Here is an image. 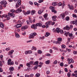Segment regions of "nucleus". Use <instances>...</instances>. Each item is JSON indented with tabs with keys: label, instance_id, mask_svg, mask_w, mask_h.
I'll use <instances>...</instances> for the list:
<instances>
[{
	"label": "nucleus",
	"instance_id": "obj_41",
	"mask_svg": "<svg viewBox=\"0 0 77 77\" xmlns=\"http://www.w3.org/2000/svg\"><path fill=\"white\" fill-rule=\"evenodd\" d=\"M53 31V32H55V33H56V29L55 28H54L52 29Z\"/></svg>",
	"mask_w": 77,
	"mask_h": 77
},
{
	"label": "nucleus",
	"instance_id": "obj_30",
	"mask_svg": "<svg viewBox=\"0 0 77 77\" xmlns=\"http://www.w3.org/2000/svg\"><path fill=\"white\" fill-rule=\"evenodd\" d=\"M42 51L40 50H38V54H42Z\"/></svg>",
	"mask_w": 77,
	"mask_h": 77
},
{
	"label": "nucleus",
	"instance_id": "obj_40",
	"mask_svg": "<svg viewBox=\"0 0 77 77\" xmlns=\"http://www.w3.org/2000/svg\"><path fill=\"white\" fill-rule=\"evenodd\" d=\"M52 11L53 12H54L55 14H56V13H57V11L56 10H55L54 9H52Z\"/></svg>",
	"mask_w": 77,
	"mask_h": 77
},
{
	"label": "nucleus",
	"instance_id": "obj_55",
	"mask_svg": "<svg viewBox=\"0 0 77 77\" xmlns=\"http://www.w3.org/2000/svg\"><path fill=\"white\" fill-rule=\"evenodd\" d=\"M73 53L74 54H77V51H73Z\"/></svg>",
	"mask_w": 77,
	"mask_h": 77
},
{
	"label": "nucleus",
	"instance_id": "obj_58",
	"mask_svg": "<svg viewBox=\"0 0 77 77\" xmlns=\"http://www.w3.org/2000/svg\"><path fill=\"white\" fill-rule=\"evenodd\" d=\"M32 42V40H31L28 41H27L26 42L28 43V42Z\"/></svg>",
	"mask_w": 77,
	"mask_h": 77
},
{
	"label": "nucleus",
	"instance_id": "obj_34",
	"mask_svg": "<svg viewBox=\"0 0 77 77\" xmlns=\"http://www.w3.org/2000/svg\"><path fill=\"white\" fill-rule=\"evenodd\" d=\"M29 21L30 23H32V19H31L29 17Z\"/></svg>",
	"mask_w": 77,
	"mask_h": 77
},
{
	"label": "nucleus",
	"instance_id": "obj_59",
	"mask_svg": "<svg viewBox=\"0 0 77 77\" xmlns=\"http://www.w3.org/2000/svg\"><path fill=\"white\" fill-rule=\"evenodd\" d=\"M33 75H34L33 74H31L29 75V77H33Z\"/></svg>",
	"mask_w": 77,
	"mask_h": 77
},
{
	"label": "nucleus",
	"instance_id": "obj_26",
	"mask_svg": "<svg viewBox=\"0 0 77 77\" xmlns=\"http://www.w3.org/2000/svg\"><path fill=\"white\" fill-rule=\"evenodd\" d=\"M8 15L9 17H13V14L12 13H8Z\"/></svg>",
	"mask_w": 77,
	"mask_h": 77
},
{
	"label": "nucleus",
	"instance_id": "obj_39",
	"mask_svg": "<svg viewBox=\"0 0 77 77\" xmlns=\"http://www.w3.org/2000/svg\"><path fill=\"white\" fill-rule=\"evenodd\" d=\"M66 21H69V17H66Z\"/></svg>",
	"mask_w": 77,
	"mask_h": 77
},
{
	"label": "nucleus",
	"instance_id": "obj_29",
	"mask_svg": "<svg viewBox=\"0 0 77 77\" xmlns=\"http://www.w3.org/2000/svg\"><path fill=\"white\" fill-rule=\"evenodd\" d=\"M36 13V11L35 10H32L31 11V15H33V14H35Z\"/></svg>",
	"mask_w": 77,
	"mask_h": 77
},
{
	"label": "nucleus",
	"instance_id": "obj_62",
	"mask_svg": "<svg viewBox=\"0 0 77 77\" xmlns=\"http://www.w3.org/2000/svg\"><path fill=\"white\" fill-rule=\"evenodd\" d=\"M66 51H68V52L71 51V49H66Z\"/></svg>",
	"mask_w": 77,
	"mask_h": 77
},
{
	"label": "nucleus",
	"instance_id": "obj_4",
	"mask_svg": "<svg viewBox=\"0 0 77 77\" xmlns=\"http://www.w3.org/2000/svg\"><path fill=\"white\" fill-rule=\"evenodd\" d=\"M52 21H48L45 23L46 28L47 29L48 27H49V26H50L51 24Z\"/></svg>",
	"mask_w": 77,
	"mask_h": 77
},
{
	"label": "nucleus",
	"instance_id": "obj_49",
	"mask_svg": "<svg viewBox=\"0 0 77 77\" xmlns=\"http://www.w3.org/2000/svg\"><path fill=\"white\" fill-rule=\"evenodd\" d=\"M31 11H28L26 12V14H30V12Z\"/></svg>",
	"mask_w": 77,
	"mask_h": 77
},
{
	"label": "nucleus",
	"instance_id": "obj_8",
	"mask_svg": "<svg viewBox=\"0 0 77 77\" xmlns=\"http://www.w3.org/2000/svg\"><path fill=\"white\" fill-rule=\"evenodd\" d=\"M27 28H28V26L25 25L24 26H22L21 27V30L24 31L25 29H26Z\"/></svg>",
	"mask_w": 77,
	"mask_h": 77
},
{
	"label": "nucleus",
	"instance_id": "obj_12",
	"mask_svg": "<svg viewBox=\"0 0 77 77\" xmlns=\"http://www.w3.org/2000/svg\"><path fill=\"white\" fill-rule=\"evenodd\" d=\"M60 17H61L62 19H63L65 17V14L64 13L62 14H61L60 15Z\"/></svg>",
	"mask_w": 77,
	"mask_h": 77
},
{
	"label": "nucleus",
	"instance_id": "obj_18",
	"mask_svg": "<svg viewBox=\"0 0 77 77\" xmlns=\"http://www.w3.org/2000/svg\"><path fill=\"white\" fill-rule=\"evenodd\" d=\"M36 27H38H38H41L42 26V24L41 23H38L36 24Z\"/></svg>",
	"mask_w": 77,
	"mask_h": 77
},
{
	"label": "nucleus",
	"instance_id": "obj_36",
	"mask_svg": "<svg viewBox=\"0 0 77 77\" xmlns=\"http://www.w3.org/2000/svg\"><path fill=\"white\" fill-rule=\"evenodd\" d=\"M50 63V60H48L45 62V63L46 64H49Z\"/></svg>",
	"mask_w": 77,
	"mask_h": 77
},
{
	"label": "nucleus",
	"instance_id": "obj_61",
	"mask_svg": "<svg viewBox=\"0 0 77 77\" xmlns=\"http://www.w3.org/2000/svg\"><path fill=\"white\" fill-rule=\"evenodd\" d=\"M25 77H30L29 75L26 74L25 75Z\"/></svg>",
	"mask_w": 77,
	"mask_h": 77
},
{
	"label": "nucleus",
	"instance_id": "obj_32",
	"mask_svg": "<svg viewBox=\"0 0 77 77\" xmlns=\"http://www.w3.org/2000/svg\"><path fill=\"white\" fill-rule=\"evenodd\" d=\"M26 66H28V67H30L31 66L30 65V64L29 63H27L26 64Z\"/></svg>",
	"mask_w": 77,
	"mask_h": 77
},
{
	"label": "nucleus",
	"instance_id": "obj_57",
	"mask_svg": "<svg viewBox=\"0 0 77 77\" xmlns=\"http://www.w3.org/2000/svg\"><path fill=\"white\" fill-rule=\"evenodd\" d=\"M49 52L50 53H53V50L52 49H50L49 51Z\"/></svg>",
	"mask_w": 77,
	"mask_h": 77
},
{
	"label": "nucleus",
	"instance_id": "obj_38",
	"mask_svg": "<svg viewBox=\"0 0 77 77\" xmlns=\"http://www.w3.org/2000/svg\"><path fill=\"white\" fill-rule=\"evenodd\" d=\"M72 16L73 18H77V16L76 15H75L74 14H72Z\"/></svg>",
	"mask_w": 77,
	"mask_h": 77
},
{
	"label": "nucleus",
	"instance_id": "obj_64",
	"mask_svg": "<svg viewBox=\"0 0 77 77\" xmlns=\"http://www.w3.org/2000/svg\"><path fill=\"white\" fill-rule=\"evenodd\" d=\"M75 25L77 26V19L75 21Z\"/></svg>",
	"mask_w": 77,
	"mask_h": 77
},
{
	"label": "nucleus",
	"instance_id": "obj_7",
	"mask_svg": "<svg viewBox=\"0 0 77 77\" xmlns=\"http://www.w3.org/2000/svg\"><path fill=\"white\" fill-rule=\"evenodd\" d=\"M36 25H35L34 24H33L31 26V28L32 29H34L35 30L36 29H37V27H36Z\"/></svg>",
	"mask_w": 77,
	"mask_h": 77
},
{
	"label": "nucleus",
	"instance_id": "obj_56",
	"mask_svg": "<svg viewBox=\"0 0 77 77\" xmlns=\"http://www.w3.org/2000/svg\"><path fill=\"white\" fill-rule=\"evenodd\" d=\"M53 49H54V50H57L58 49L57 48H56V47H53Z\"/></svg>",
	"mask_w": 77,
	"mask_h": 77
},
{
	"label": "nucleus",
	"instance_id": "obj_19",
	"mask_svg": "<svg viewBox=\"0 0 77 77\" xmlns=\"http://www.w3.org/2000/svg\"><path fill=\"white\" fill-rule=\"evenodd\" d=\"M68 61H69L71 63H74V61L72 59H69V58H68Z\"/></svg>",
	"mask_w": 77,
	"mask_h": 77
},
{
	"label": "nucleus",
	"instance_id": "obj_23",
	"mask_svg": "<svg viewBox=\"0 0 77 77\" xmlns=\"http://www.w3.org/2000/svg\"><path fill=\"white\" fill-rule=\"evenodd\" d=\"M32 51H26L25 52L26 54H30V53H32Z\"/></svg>",
	"mask_w": 77,
	"mask_h": 77
},
{
	"label": "nucleus",
	"instance_id": "obj_6",
	"mask_svg": "<svg viewBox=\"0 0 77 77\" xmlns=\"http://www.w3.org/2000/svg\"><path fill=\"white\" fill-rule=\"evenodd\" d=\"M21 0H18L17 3H16V8H19V6L21 5Z\"/></svg>",
	"mask_w": 77,
	"mask_h": 77
},
{
	"label": "nucleus",
	"instance_id": "obj_24",
	"mask_svg": "<svg viewBox=\"0 0 77 77\" xmlns=\"http://www.w3.org/2000/svg\"><path fill=\"white\" fill-rule=\"evenodd\" d=\"M49 35H50V34L48 32H47L46 33V35H45V36L46 37H48Z\"/></svg>",
	"mask_w": 77,
	"mask_h": 77
},
{
	"label": "nucleus",
	"instance_id": "obj_5",
	"mask_svg": "<svg viewBox=\"0 0 77 77\" xmlns=\"http://www.w3.org/2000/svg\"><path fill=\"white\" fill-rule=\"evenodd\" d=\"M1 4L3 5V7L6 8V5H7V2L5 1H3L1 2Z\"/></svg>",
	"mask_w": 77,
	"mask_h": 77
},
{
	"label": "nucleus",
	"instance_id": "obj_1",
	"mask_svg": "<svg viewBox=\"0 0 77 77\" xmlns=\"http://www.w3.org/2000/svg\"><path fill=\"white\" fill-rule=\"evenodd\" d=\"M64 35H66V36H68V35H69V37H70V39H73L75 37L74 36H73V35L72 34V33H70L69 32H66V31H64Z\"/></svg>",
	"mask_w": 77,
	"mask_h": 77
},
{
	"label": "nucleus",
	"instance_id": "obj_11",
	"mask_svg": "<svg viewBox=\"0 0 77 77\" xmlns=\"http://www.w3.org/2000/svg\"><path fill=\"white\" fill-rule=\"evenodd\" d=\"M57 41L59 42V44H60L61 43L60 42H62V38H57Z\"/></svg>",
	"mask_w": 77,
	"mask_h": 77
},
{
	"label": "nucleus",
	"instance_id": "obj_2",
	"mask_svg": "<svg viewBox=\"0 0 77 77\" xmlns=\"http://www.w3.org/2000/svg\"><path fill=\"white\" fill-rule=\"evenodd\" d=\"M21 9V7H20L19 8H17V10L15 11L14 10H12L11 11V12H12V13H14V12H15L17 13V14H18V13H20V12H22V10Z\"/></svg>",
	"mask_w": 77,
	"mask_h": 77
},
{
	"label": "nucleus",
	"instance_id": "obj_44",
	"mask_svg": "<svg viewBox=\"0 0 77 77\" xmlns=\"http://www.w3.org/2000/svg\"><path fill=\"white\" fill-rule=\"evenodd\" d=\"M34 62L32 61L29 62V63H30V65H33L34 64Z\"/></svg>",
	"mask_w": 77,
	"mask_h": 77
},
{
	"label": "nucleus",
	"instance_id": "obj_9",
	"mask_svg": "<svg viewBox=\"0 0 77 77\" xmlns=\"http://www.w3.org/2000/svg\"><path fill=\"white\" fill-rule=\"evenodd\" d=\"M56 16H54L52 17V20L53 21H56Z\"/></svg>",
	"mask_w": 77,
	"mask_h": 77
},
{
	"label": "nucleus",
	"instance_id": "obj_16",
	"mask_svg": "<svg viewBox=\"0 0 77 77\" xmlns=\"http://www.w3.org/2000/svg\"><path fill=\"white\" fill-rule=\"evenodd\" d=\"M47 17H48V14H45L44 16V17L45 20H48V18H47Z\"/></svg>",
	"mask_w": 77,
	"mask_h": 77
},
{
	"label": "nucleus",
	"instance_id": "obj_27",
	"mask_svg": "<svg viewBox=\"0 0 77 77\" xmlns=\"http://www.w3.org/2000/svg\"><path fill=\"white\" fill-rule=\"evenodd\" d=\"M7 17H8V15H7L5 14H4L2 15V16L1 17L2 18H3V17H5V18H7Z\"/></svg>",
	"mask_w": 77,
	"mask_h": 77
},
{
	"label": "nucleus",
	"instance_id": "obj_60",
	"mask_svg": "<svg viewBox=\"0 0 77 77\" xmlns=\"http://www.w3.org/2000/svg\"><path fill=\"white\" fill-rule=\"evenodd\" d=\"M58 6H62V3L61 2H59L58 4Z\"/></svg>",
	"mask_w": 77,
	"mask_h": 77
},
{
	"label": "nucleus",
	"instance_id": "obj_42",
	"mask_svg": "<svg viewBox=\"0 0 77 77\" xmlns=\"http://www.w3.org/2000/svg\"><path fill=\"white\" fill-rule=\"evenodd\" d=\"M62 5L63 6H64L65 5V1H64L63 2Z\"/></svg>",
	"mask_w": 77,
	"mask_h": 77
},
{
	"label": "nucleus",
	"instance_id": "obj_53",
	"mask_svg": "<svg viewBox=\"0 0 77 77\" xmlns=\"http://www.w3.org/2000/svg\"><path fill=\"white\" fill-rule=\"evenodd\" d=\"M57 61L55 60L53 63L54 64H57Z\"/></svg>",
	"mask_w": 77,
	"mask_h": 77
},
{
	"label": "nucleus",
	"instance_id": "obj_54",
	"mask_svg": "<svg viewBox=\"0 0 77 77\" xmlns=\"http://www.w3.org/2000/svg\"><path fill=\"white\" fill-rule=\"evenodd\" d=\"M49 9H54V7H49Z\"/></svg>",
	"mask_w": 77,
	"mask_h": 77
},
{
	"label": "nucleus",
	"instance_id": "obj_15",
	"mask_svg": "<svg viewBox=\"0 0 77 77\" xmlns=\"http://www.w3.org/2000/svg\"><path fill=\"white\" fill-rule=\"evenodd\" d=\"M5 26L4 25V24H3V23L2 22H0V27H1V28H3Z\"/></svg>",
	"mask_w": 77,
	"mask_h": 77
},
{
	"label": "nucleus",
	"instance_id": "obj_28",
	"mask_svg": "<svg viewBox=\"0 0 77 77\" xmlns=\"http://www.w3.org/2000/svg\"><path fill=\"white\" fill-rule=\"evenodd\" d=\"M38 63H39V62H38V61H36L34 62V63L33 64V65H38Z\"/></svg>",
	"mask_w": 77,
	"mask_h": 77
},
{
	"label": "nucleus",
	"instance_id": "obj_21",
	"mask_svg": "<svg viewBox=\"0 0 77 77\" xmlns=\"http://www.w3.org/2000/svg\"><path fill=\"white\" fill-rule=\"evenodd\" d=\"M56 32L59 33L60 32V28H57L56 29Z\"/></svg>",
	"mask_w": 77,
	"mask_h": 77
},
{
	"label": "nucleus",
	"instance_id": "obj_43",
	"mask_svg": "<svg viewBox=\"0 0 77 77\" xmlns=\"http://www.w3.org/2000/svg\"><path fill=\"white\" fill-rule=\"evenodd\" d=\"M60 32L61 34H62L63 33H64V32H63V31L62 30H60Z\"/></svg>",
	"mask_w": 77,
	"mask_h": 77
},
{
	"label": "nucleus",
	"instance_id": "obj_25",
	"mask_svg": "<svg viewBox=\"0 0 77 77\" xmlns=\"http://www.w3.org/2000/svg\"><path fill=\"white\" fill-rule=\"evenodd\" d=\"M9 70L10 71H13L14 70V68L13 67H10L9 68Z\"/></svg>",
	"mask_w": 77,
	"mask_h": 77
},
{
	"label": "nucleus",
	"instance_id": "obj_33",
	"mask_svg": "<svg viewBox=\"0 0 77 77\" xmlns=\"http://www.w3.org/2000/svg\"><path fill=\"white\" fill-rule=\"evenodd\" d=\"M35 76L36 77H38L40 76V74L39 73H37L35 75Z\"/></svg>",
	"mask_w": 77,
	"mask_h": 77
},
{
	"label": "nucleus",
	"instance_id": "obj_13",
	"mask_svg": "<svg viewBox=\"0 0 77 77\" xmlns=\"http://www.w3.org/2000/svg\"><path fill=\"white\" fill-rule=\"evenodd\" d=\"M14 51V50H12L11 51H10L9 52L8 55H9V56H11V55H12Z\"/></svg>",
	"mask_w": 77,
	"mask_h": 77
},
{
	"label": "nucleus",
	"instance_id": "obj_14",
	"mask_svg": "<svg viewBox=\"0 0 77 77\" xmlns=\"http://www.w3.org/2000/svg\"><path fill=\"white\" fill-rule=\"evenodd\" d=\"M68 6L69 7V8L70 9V10H73L74 9V7L73 6L71 5H68Z\"/></svg>",
	"mask_w": 77,
	"mask_h": 77
},
{
	"label": "nucleus",
	"instance_id": "obj_45",
	"mask_svg": "<svg viewBox=\"0 0 77 77\" xmlns=\"http://www.w3.org/2000/svg\"><path fill=\"white\" fill-rule=\"evenodd\" d=\"M61 47L63 48H65V47H66V46H65V45H63L62 46H61Z\"/></svg>",
	"mask_w": 77,
	"mask_h": 77
},
{
	"label": "nucleus",
	"instance_id": "obj_10",
	"mask_svg": "<svg viewBox=\"0 0 77 77\" xmlns=\"http://www.w3.org/2000/svg\"><path fill=\"white\" fill-rule=\"evenodd\" d=\"M21 24L20 23L17 24L16 25V29H18V28L21 27Z\"/></svg>",
	"mask_w": 77,
	"mask_h": 77
},
{
	"label": "nucleus",
	"instance_id": "obj_3",
	"mask_svg": "<svg viewBox=\"0 0 77 77\" xmlns=\"http://www.w3.org/2000/svg\"><path fill=\"white\" fill-rule=\"evenodd\" d=\"M37 35V34L36 32H34L31 33L30 34V36H29V39H31V38H34V36H35L36 35Z\"/></svg>",
	"mask_w": 77,
	"mask_h": 77
},
{
	"label": "nucleus",
	"instance_id": "obj_63",
	"mask_svg": "<svg viewBox=\"0 0 77 77\" xmlns=\"http://www.w3.org/2000/svg\"><path fill=\"white\" fill-rule=\"evenodd\" d=\"M43 2V0H42L41 1L39 0L38 1V3H42Z\"/></svg>",
	"mask_w": 77,
	"mask_h": 77
},
{
	"label": "nucleus",
	"instance_id": "obj_37",
	"mask_svg": "<svg viewBox=\"0 0 77 77\" xmlns=\"http://www.w3.org/2000/svg\"><path fill=\"white\" fill-rule=\"evenodd\" d=\"M33 50L35 51L36 50V48L33 47L32 48V50Z\"/></svg>",
	"mask_w": 77,
	"mask_h": 77
},
{
	"label": "nucleus",
	"instance_id": "obj_48",
	"mask_svg": "<svg viewBox=\"0 0 77 77\" xmlns=\"http://www.w3.org/2000/svg\"><path fill=\"white\" fill-rule=\"evenodd\" d=\"M60 65L62 67L63 66V63H61L60 64Z\"/></svg>",
	"mask_w": 77,
	"mask_h": 77
},
{
	"label": "nucleus",
	"instance_id": "obj_52",
	"mask_svg": "<svg viewBox=\"0 0 77 77\" xmlns=\"http://www.w3.org/2000/svg\"><path fill=\"white\" fill-rule=\"evenodd\" d=\"M8 16H7V18H7V20H10L11 18H10Z\"/></svg>",
	"mask_w": 77,
	"mask_h": 77
},
{
	"label": "nucleus",
	"instance_id": "obj_31",
	"mask_svg": "<svg viewBox=\"0 0 77 77\" xmlns=\"http://www.w3.org/2000/svg\"><path fill=\"white\" fill-rule=\"evenodd\" d=\"M52 5L54 6H56L57 5V3H56V2H53L52 3Z\"/></svg>",
	"mask_w": 77,
	"mask_h": 77
},
{
	"label": "nucleus",
	"instance_id": "obj_47",
	"mask_svg": "<svg viewBox=\"0 0 77 77\" xmlns=\"http://www.w3.org/2000/svg\"><path fill=\"white\" fill-rule=\"evenodd\" d=\"M34 5H35L37 6H39V5L38 4V3H37L36 2H34Z\"/></svg>",
	"mask_w": 77,
	"mask_h": 77
},
{
	"label": "nucleus",
	"instance_id": "obj_17",
	"mask_svg": "<svg viewBox=\"0 0 77 77\" xmlns=\"http://www.w3.org/2000/svg\"><path fill=\"white\" fill-rule=\"evenodd\" d=\"M43 12H44V10L41 9L38 11V14H41Z\"/></svg>",
	"mask_w": 77,
	"mask_h": 77
},
{
	"label": "nucleus",
	"instance_id": "obj_22",
	"mask_svg": "<svg viewBox=\"0 0 77 77\" xmlns=\"http://www.w3.org/2000/svg\"><path fill=\"white\" fill-rule=\"evenodd\" d=\"M64 30H69V27L68 26H66V27H64Z\"/></svg>",
	"mask_w": 77,
	"mask_h": 77
},
{
	"label": "nucleus",
	"instance_id": "obj_50",
	"mask_svg": "<svg viewBox=\"0 0 77 77\" xmlns=\"http://www.w3.org/2000/svg\"><path fill=\"white\" fill-rule=\"evenodd\" d=\"M69 26L70 29H72V27H73V25H69Z\"/></svg>",
	"mask_w": 77,
	"mask_h": 77
},
{
	"label": "nucleus",
	"instance_id": "obj_35",
	"mask_svg": "<svg viewBox=\"0 0 77 77\" xmlns=\"http://www.w3.org/2000/svg\"><path fill=\"white\" fill-rule=\"evenodd\" d=\"M70 24H73L74 25L75 24V21H71L70 22Z\"/></svg>",
	"mask_w": 77,
	"mask_h": 77
},
{
	"label": "nucleus",
	"instance_id": "obj_51",
	"mask_svg": "<svg viewBox=\"0 0 77 77\" xmlns=\"http://www.w3.org/2000/svg\"><path fill=\"white\" fill-rule=\"evenodd\" d=\"M10 49H11V48H6L5 50H6V51H9V50H10Z\"/></svg>",
	"mask_w": 77,
	"mask_h": 77
},
{
	"label": "nucleus",
	"instance_id": "obj_20",
	"mask_svg": "<svg viewBox=\"0 0 77 77\" xmlns=\"http://www.w3.org/2000/svg\"><path fill=\"white\" fill-rule=\"evenodd\" d=\"M15 37L17 38H20V35H19V34H18L17 32L15 33Z\"/></svg>",
	"mask_w": 77,
	"mask_h": 77
},
{
	"label": "nucleus",
	"instance_id": "obj_46",
	"mask_svg": "<svg viewBox=\"0 0 77 77\" xmlns=\"http://www.w3.org/2000/svg\"><path fill=\"white\" fill-rule=\"evenodd\" d=\"M67 76L68 77H69L71 76V73L70 72H68L67 73Z\"/></svg>",
	"mask_w": 77,
	"mask_h": 77
}]
</instances>
